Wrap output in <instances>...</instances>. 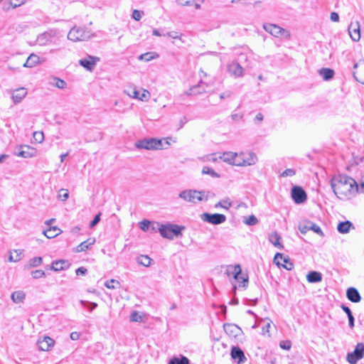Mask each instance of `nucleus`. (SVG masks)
Returning <instances> with one entry per match:
<instances>
[{
  "instance_id": "1",
  "label": "nucleus",
  "mask_w": 364,
  "mask_h": 364,
  "mask_svg": "<svg viewBox=\"0 0 364 364\" xmlns=\"http://www.w3.org/2000/svg\"><path fill=\"white\" fill-rule=\"evenodd\" d=\"M331 186L335 195L341 200L350 198L359 191L355 179L347 175L334 176L331 180Z\"/></svg>"
},
{
  "instance_id": "2",
  "label": "nucleus",
  "mask_w": 364,
  "mask_h": 364,
  "mask_svg": "<svg viewBox=\"0 0 364 364\" xmlns=\"http://www.w3.org/2000/svg\"><path fill=\"white\" fill-rule=\"evenodd\" d=\"M170 137L163 139L156 138H144L135 142V146L139 149L161 150L167 149L170 145Z\"/></svg>"
},
{
  "instance_id": "3",
  "label": "nucleus",
  "mask_w": 364,
  "mask_h": 364,
  "mask_svg": "<svg viewBox=\"0 0 364 364\" xmlns=\"http://www.w3.org/2000/svg\"><path fill=\"white\" fill-rule=\"evenodd\" d=\"M91 30L86 27L73 26L68 33V39L73 42L84 41L95 37Z\"/></svg>"
},
{
  "instance_id": "4",
  "label": "nucleus",
  "mask_w": 364,
  "mask_h": 364,
  "mask_svg": "<svg viewBox=\"0 0 364 364\" xmlns=\"http://www.w3.org/2000/svg\"><path fill=\"white\" fill-rule=\"evenodd\" d=\"M183 229V226L168 223L161 226L160 234L164 238L172 240L174 237L181 235V230Z\"/></svg>"
},
{
  "instance_id": "5",
  "label": "nucleus",
  "mask_w": 364,
  "mask_h": 364,
  "mask_svg": "<svg viewBox=\"0 0 364 364\" xmlns=\"http://www.w3.org/2000/svg\"><path fill=\"white\" fill-rule=\"evenodd\" d=\"M227 274L232 275L235 280L239 283V287L246 288L248 284V277L242 275L241 267L239 264L229 267Z\"/></svg>"
},
{
  "instance_id": "6",
  "label": "nucleus",
  "mask_w": 364,
  "mask_h": 364,
  "mask_svg": "<svg viewBox=\"0 0 364 364\" xmlns=\"http://www.w3.org/2000/svg\"><path fill=\"white\" fill-rule=\"evenodd\" d=\"M59 31L56 28H50L41 33L36 38V43L41 46H46L53 43V40L58 37Z\"/></svg>"
},
{
  "instance_id": "7",
  "label": "nucleus",
  "mask_w": 364,
  "mask_h": 364,
  "mask_svg": "<svg viewBox=\"0 0 364 364\" xmlns=\"http://www.w3.org/2000/svg\"><path fill=\"white\" fill-rule=\"evenodd\" d=\"M199 193H201L198 190L186 189L179 193L178 197L185 202L196 204L198 202H200V201L203 200V198H202L199 196Z\"/></svg>"
},
{
  "instance_id": "8",
  "label": "nucleus",
  "mask_w": 364,
  "mask_h": 364,
  "mask_svg": "<svg viewBox=\"0 0 364 364\" xmlns=\"http://www.w3.org/2000/svg\"><path fill=\"white\" fill-rule=\"evenodd\" d=\"M364 357V343H358L353 352L346 355V360L350 364H356L358 361Z\"/></svg>"
},
{
  "instance_id": "9",
  "label": "nucleus",
  "mask_w": 364,
  "mask_h": 364,
  "mask_svg": "<svg viewBox=\"0 0 364 364\" xmlns=\"http://www.w3.org/2000/svg\"><path fill=\"white\" fill-rule=\"evenodd\" d=\"M238 158V166H252L257 161V155L252 151L240 152Z\"/></svg>"
},
{
  "instance_id": "10",
  "label": "nucleus",
  "mask_w": 364,
  "mask_h": 364,
  "mask_svg": "<svg viewBox=\"0 0 364 364\" xmlns=\"http://www.w3.org/2000/svg\"><path fill=\"white\" fill-rule=\"evenodd\" d=\"M201 220L204 222L212 225H220L226 221V216L220 213H204L200 216Z\"/></svg>"
},
{
  "instance_id": "11",
  "label": "nucleus",
  "mask_w": 364,
  "mask_h": 364,
  "mask_svg": "<svg viewBox=\"0 0 364 364\" xmlns=\"http://www.w3.org/2000/svg\"><path fill=\"white\" fill-rule=\"evenodd\" d=\"M100 58L97 56L87 55L85 58L79 60V64L88 71H92Z\"/></svg>"
},
{
  "instance_id": "12",
  "label": "nucleus",
  "mask_w": 364,
  "mask_h": 364,
  "mask_svg": "<svg viewBox=\"0 0 364 364\" xmlns=\"http://www.w3.org/2000/svg\"><path fill=\"white\" fill-rule=\"evenodd\" d=\"M274 262L278 266H281L287 270H291L294 268V264L290 261L289 257H284L282 253H277L274 258Z\"/></svg>"
},
{
  "instance_id": "13",
  "label": "nucleus",
  "mask_w": 364,
  "mask_h": 364,
  "mask_svg": "<svg viewBox=\"0 0 364 364\" xmlns=\"http://www.w3.org/2000/svg\"><path fill=\"white\" fill-rule=\"evenodd\" d=\"M353 75L356 81L364 84V60L354 64Z\"/></svg>"
},
{
  "instance_id": "14",
  "label": "nucleus",
  "mask_w": 364,
  "mask_h": 364,
  "mask_svg": "<svg viewBox=\"0 0 364 364\" xmlns=\"http://www.w3.org/2000/svg\"><path fill=\"white\" fill-rule=\"evenodd\" d=\"M299 229L300 232L303 234L306 233L309 230H312L314 232L319 235L320 236H323V232L321 230V228L311 221H308L303 224H300L299 226Z\"/></svg>"
},
{
  "instance_id": "15",
  "label": "nucleus",
  "mask_w": 364,
  "mask_h": 364,
  "mask_svg": "<svg viewBox=\"0 0 364 364\" xmlns=\"http://www.w3.org/2000/svg\"><path fill=\"white\" fill-rule=\"evenodd\" d=\"M291 197L296 204H300L306 200V193L302 188L294 186L291 189Z\"/></svg>"
},
{
  "instance_id": "16",
  "label": "nucleus",
  "mask_w": 364,
  "mask_h": 364,
  "mask_svg": "<svg viewBox=\"0 0 364 364\" xmlns=\"http://www.w3.org/2000/svg\"><path fill=\"white\" fill-rule=\"evenodd\" d=\"M15 154L22 158H31L36 156V150L32 146L21 145L18 147V151Z\"/></svg>"
},
{
  "instance_id": "17",
  "label": "nucleus",
  "mask_w": 364,
  "mask_h": 364,
  "mask_svg": "<svg viewBox=\"0 0 364 364\" xmlns=\"http://www.w3.org/2000/svg\"><path fill=\"white\" fill-rule=\"evenodd\" d=\"M263 28L274 37H279L284 33H287L285 29L281 28L278 25L273 23H264Z\"/></svg>"
},
{
  "instance_id": "18",
  "label": "nucleus",
  "mask_w": 364,
  "mask_h": 364,
  "mask_svg": "<svg viewBox=\"0 0 364 364\" xmlns=\"http://www.w3.org/2000/svg\"><path fill=\"white\" fill-rule=\"evenodd\" d=\"M223 161L238 166V154L232 151L223 152L219 157Z\"/></svg>"
},
{
  "instance_id": "19",
  "label": "nucleus",
  "mask_w": 364,
  "mask_h": 364,
  "mask_svg": "<svg viewBox=\"0 0 364 364\" xmlns=\"http://www.w3.org/2000/svg\"><path fill=\"white\" fill-rule=\"evenodd\" d=\"M360 23L357 21L351 22L348 26V33L353 41H358L360 38Z\"/></svg>"
},
{
  "instance_id": "20",
  "label": "nucleus",
  "mask_w": 364,
  "mask_h": 364,
  "mask_svg": "<svg viewBox=\"0 0 364 364\" xmlns=\"http://www.w3.org/2000/svg\"><path fill=\"white\" fill-rule=\"evenodd\" d=\"M230 355L231 358L237 360L238 364L244 363L247 360L244 352L239 347L233 346L231 349Z\"/></svg>"
},
{
  "instance_id": "21",
  "label": "nucleus",
  "mask_w": 364,
  "mask_h": 364,
  "mask_svg": "<svg viewBox=\"0 0 364 364\" xmlns=\"http://www.w3.org/2000/svg\"><path fill=\"white\" fill-rule=\"evenodd\" d=\"M71 264L68 260L59 259L55 260L52 262L50 269L55 272H60L62 270L68 269L70 267Z\"/></svg>"
},
{
  "instance_id": "22",
  "label": "nucleus",
  "mask_w": 364,
  "mask_h": 364,
  "mask_svg": "<svg viewBox=\"0 0 364 364\" xmlns=\"http://www.w3.org/2000/svg\"><path fill=\"white\" fill-rule=\"evenodd\" d=\"M53 345L54 340L48 336H44L43 339H39L37 342L38 348L43 351L49 350Z\"/></svg>"
},
{
  "instance_id": "23",
  "label": "nucleus",
  "mask_w": 364,
  "mask_h": 364,
  "mask_svg": "<svg viewBox=\"0 0 364 364\" xmlns=\"http://www.w3.org/2000/svg\"><path fill=\"white\" fill-rule=\"evenodd\" d=\"M346 296L353 303H358L361 300V296L358 289L355 287H349L346 291Z\"/></svg>"
},
{
  "instance_id": "24",
  "label": "nucleus",
  "mask_w": 364,
  "mask_h": 364,
  "mask_svg": "<svg viewBox=\"0 0 364 364\" xmlns=\"http://www.w3.org/2000/svg\"><path fill=\"white\" fill-rule=\"evenodd\" d=\"M27 90L24 87H20L14 90L12 93V100L15 104L19 103L26 96Z\"/></svg>"
},
{
  "instance_id": "25",
  "label": "nucleus",
  "mask_w": 364,
  "mask_h": 364,
  "mask_svg": "<svg viewBox=\"0 0 364 364\" xmlns=\"http://www.w3.org/2000/svg\"><path fill=\"white\" fill-rule=\"evenodd\" d=\"M229 72L235 77H241L243 75V68L238 63L233 62L228 66Z\"/></svg>"
},
{
  "instance_id": "26",
  "label": "nucleus",
  "mask_w": 364,
  "mask_h": 364,
  "mask_svg": "<svg viewBox=\"0 0 364 364\" xmlns=\"http://www.w3.org/2000/svg\"><path fill=\"white\" fill-rule=\"evenodd\" d=\"M225 333L232 336H236L240 328L235 324L225 323L223 325Z\"/></svg>"
},
{
  "instance_id": "27",
  "label": "nucleus",
  "mask_w": 364,
  "mask_h": 364,
  "mask_svg": "<svg viewBox=\"0 0 364 364\" xmlns=\"http://www.w3.org/2000/svg\"><path fill=\"white\" fill-rule=\"evenodd\" d=\"M306 279L309 283H317L322 280L321 273L311 271L306 275Z\"/></svg>"
},
{
  "instance_id": "28",
  "label": "nucleus",
  "mask_w": 364,
  "mask_h": 364,
  "mask_svg": "<svg viewBox=\"0 0 364 364\" xmlns=\"http://www.w3.org/2000/svg\"><path fill=\"white\" fill-rule=\"evenodd\" d=\"M280 240L281 237L277 232L271 233L269 236V242H271L274 247L282 249L283 245L281 244Z\"/></svg>"
},
{
  "instance_id": "29",
  "label": "nucleus",
  "mask_w": 364,
  "mask_h": 364,
  "mask_svg": "<svg viewBox=\"0 0 364 364\" xmlns=\"http://www.w3.org/2000/svg\"><path fill=\"white\" fill-rule=\"evenodd\" d=\"M61 230L57 227H50L48 230H43V234L48 238H54L59 234H60Z\"/></svg>"
},
{
  "instance_id": "30",
  "label": "nucleus",
  "mask_w": 364,
  "mask_h": 364,
  "mask_svg": "<svg viewBox=\"0 0 364 364\" xmlns=\"http://www.w3.org/2000/svg\"><path fill=\"white\" fill-rule=\"evenodd\" d=\"M334 70L331 68H321L318 70V74L326 80H330L333 77Z\"/></svg>"
},
{
  "instance_id": "31",
  "label": "nucleus",
  "mask_w": 364,
  "mask_h": 364,
  "mask_svg": "<svg viewBox=\"0 0 364 364\" xmlns=\"http://www.w3.org/2000/svg\"><path fill=\"white\" fill-rule=\"evenodd\" d=\"M26 298V294L22 291H16L11 295L12 301L15 304L23 303Z\"/></svg>"
},
{
  "instance_id": "32",
  "label": "nucleus",
  "mask_w": 364,
  "mask_h": 364,
  "mask_svg": "<svg viewBox=\"0 0 364 364\" xmlns=\"http://www.w3.org/2000/svg\"><path fill=\"white\" fill-rule=\"evenodd\" d=\"M95 242V240L93 239V238H89L87 239V240L85 241H83L77 247V249H76V252H84V251H86L87 250L89 249V247L93 245Z\"/></svg>"
},
{
  "instance_id": "33",
  "label": "nucleus",
  "mask_w": 364,
  "mask_h": 364,
  "mask_svg": "<svg viewBox=\"0 0 364 364\" xmlns=\"http://www.w3.org/2000/svg\"><path fill=\"white\" fill-rule=\"evenodd\" d=\"M39 62V57L35 54H31L27 58L26 61L23 63V66L25 68H33Z\"/></svg>"
},
{
  "instance_id": "34",
  "label": "nucleus",
  "mask_w": 364,
  "mask_h": 364,
  "mask_svg": "<svg viewBox=\"0 0 364 364\" xmlns=\"http://www.w3.org/2000/svg\"><path fill=\"white\" fill-rule=\"evenodd\" d=\"M351 227H353L352 223L347 220L345 222L339 223L337 227V230L340 233L345 234L349 232Z\"/></svg>"
},
{
  "instance_id": "35",
  "label": "nucleus",
  "mask_w": 364,
  "mask_h": 364,
  "mask_svg": "<svg viewBox=\"0 0 364 364\" xmlns=\"http://www.w3.org/2000/svg\"><path fill=\"white\" fill-rule=\"evenodd\" d=\"M232 206V201L229 198H225L215 205V208H222L225 210H229V208Z\"/></svg>"
},
{
  "instance_id": "36",
  "label": "nucleus",
  "mask_w": 364,
  "mask_h": 364,
  "mask_svg": "<svg viewBox=\"0 0 364 364\" xmlns=\"http://www.w3.org/2000/svg\"><path fill=\"white\" fill-rule=\"evenodd\" d=\"M136 261L138 264L144 267H149L151 263V259L147 255H140L137 257Z\"/></svg>"
},
{
  "instance_id": "37",
  "label": "nucleus",
  "mask_w": 364,
  "mask_h": 364,
  "mask_svg": "<svg viewBox=\"0 0 364 364\" xmlns=\"http://www.w3.org/2000/svg\"><path fill=\"white\" fill-rule=\"evenodd\" d=\"M157 57H158V55L156 54L155 53L147 52L146 53H143V54L140 55L138 57V59L140 60H144L145 62H148V61H150L151 60H153Z\"/></svg>"
},
{
  "instance_id": "38",
  "label": "nucleus",
  "mask_w": 364,
  "mask_h": 364,
  "mask_svg": "<svg viewBox=\"0 0 364 364\" xmlns=\"http://www.w3.org/2000/svg\"><path fill=\"white\" fill-rule=\"evenodd\" d=\"M22 251L20 250H14L11 252V255L9 257V262H18L21 259Z\"/></svg>"
},
{
  "instance_id": "39",
  "label": "nucleus",
  "mask_w": 364,
  "mask_h": 364,
  "mask_svg": "<svg viewBox=\"0 0 364 364\" xmlns=\"http://www.w3.org/2000/svg\"><path fill=\"white\" fill-rule=\"evenodd\" d=\"M168 364H190L189 360L185 357L181 356V358L174 357L171 359L168 362Z\"/></svg>"
},
{
  "instance_id": "40",
  "label": "nucleus",
  "mask_w": 364,
  "mask_h": 364,
  "mask_svg": "<svg viewBox=\"0 0 364 364\" xmlns=\"http://www.w3.org/2000/svg\"><path fill=\"white\" fill-rule=\"evenodd\" d=\"M203 174H208L211 176L213 178H219L220 175L216 173L213 168L208 166H204L202 169Z\"/></svg>"
},
{
  "instance_id": "41",
  "label": "nucleus",
  "mask_w": 364,
  "mask_h": 364,
  "mask_svg": "<svg viewBox=\"0 0 364 364\" xmlns=\"http://www.w3.org/2000/svg\"><path fill=\"white\" fill-rule=\"evenodd\" d=\"M105 286L107 289H114L119 287L120 286V284L118 281H117L115 279H110V280L107 281L105 283Z\"/></svg>"
},
{
  "instance_id": "42",
  "label": "nucleus",
  "mask_w": 364,
  "mask_h": 364,
  "mask_svg": "<svg viewBox=\"0 0 364 364\" xmlns=\"http://www.w3.org/2000/svg\"><path fill=\"white\" fill-rule=\"evenodd\" d=\"M43 259L41 257H35L29 260V266L31 267H36L41 264Z\"/></svg>"
},
{
  "instance_id": "43",
  "label": "nucleus",
  "mask_w": 364,
  "mask_h": 364,
  "mask_svg": "<svg viewBox=\"0 0 364 364\" xmlns=\"http://www.w3.org/2000/svg\"><path fill=\"white\" fill-rule=\"evenodd\" d=\"M151 222L147 220H144L139 223V227L143 231H148L150 229Z\"/></svg>"
},
{
  "instance_id": "44",
  "label": "nucleus",
  "mask_w": 364,
  "mask_h": 364,
  "mask_svg": "<svg viewBox=\"0 0 364 364\" xmlns=\"http://www.w3.org/2000/svg\"><path fill=\"white\" fill-rule=\"evenodd\" d=\"M46 273L42 269H37L31 272V276L33 279H40L45 277Z\"/></svg>"
},
{
  "instance_id": "45",
  "label": "nucleus",
  "mask_w": 364,
  "mask_h": 364,
  "mask_svg": "<svg viewBox=\"0 0 364 364\" xmlns=\"http://www.w3.org/2000/svg\"><path fill=\"white\" fill-rule=\"evenodd\" d=\"M53 80L55 81L54 85L60 89H64L66 87V82L60 78L54 77Z\"/></svg>"
},
{
  "instance_id": "46",
  "label": "nucleus",
  "mask_w": 364,
  "mask_h": 364,
  "mask_svg": "<svg viewBox=\"0 0 364 364\" xmlns=\"http://www.w3.org/2000/svg\"><path fill=\"white\" fill-rule=\"evenodd\" d=\"M200 193H199V196L203 198V200L207 201L209 198V197H213L215 196V193H212L210 191H199Z\"/></svg>"
},
{
  "instance_id": "47",
  "label": "nucleus",
  "mask_w": 364,
  "mask_h": 364,
  "mask_svg": "<svg viewBox=\"0 0 364 364\" xmlns=\"http://www.w3.org/2000/svg\"><path fill=\"white\" fill-rule=\"evenodd\" d=\"M69 197V192L67 189H61L59 192L58 198L62 201H65Z\"/></svg>"
},
{
  "instance_id": "48",
  "label": "nucleus",
  "mask_w": 364,
  "mask_h": 364,
  "mask_svg": "<svg viewBox=\"0 0 364 364\" xmlns=\"http://www.w3.org/2000/svg\"><path fill=\"white\" fill-rule=\"evenodd\" d=\"M142 320L141 315L137 311H133L130 315V321L134 322H140Z\"/></svg>"
},
{
  "instance_id": "49",
  "label": "nucleus",
  "mask_w": 364,
  "mask_h": 364,
  "mask_svg": "<svg viewBox=\"0 0 364 364\" xmlns=\"http://www.w3.org/2000/svg\"><path fill=\"white\" fill-rule=\"evenodd\" d=\"M245 223L248 225H255L258 223V220L254 215H252L245 220Z\"/></svg>"
},
{
  "instance_id": "50",
  "label": "nucleus",
  "mask_w": 364,
  "mask_h": 364,
  "mask_svg": "<svg viewBox=\"0 0 364 364\" xmlns=\"http://www.w3.org/2000/svg\"><path fill=\"white\" fill-rule=\"evenodd\" d=\"M143 15H144V12L142 11H139L137 9H134L132 12V17L135 21H139Z\"/></svg>"
},
{
  "instance_id": "51",
  "label": "nucleus",
  "mask_w": 364,
  "mask_h": 364,
  "mask_svg": "<svg viewBox=\"0 0 364 364\" xmlns=\"http://www.w3.org/2000/svg\"><path fill=\"white\" fill-rule=\"evenodd\" d=\"M279 347L284 350H289L291 347V343L290 341H282L279 343Z\"/></svg>"
},
{
  "instance_id": "52",
  "label": "nucleus",
  "mask_w": 364,
  "mask_h": 364,
  "mask_svg": "<svg viewBox=\"0 0 364 364\" xmlns=\"http://www.w3.org/2000/svg\"><path fill=\"white\" fill-rule=\"evenodd\" d=\"M80 304L83 305L84 306H89V309L90 311H92L94 309H95L97 306V304L95 302H88L87 301L81 300Z\"/></svg>"
},
{
  "instance_id": "53",
  "label": "nucleus",
  "mask_w": 364,
  "mask_h": 364,
  "mask_svg": "<svg viewBox=\"0 0 364 364\" xmlns=\"http://www.w3.org/2000/svg\"><path fill=\"white\" fill-rule=\"evenodd\" d=\"M296 173V171L293 168H287L286 170H284L282 173H281V176L282 177H287V176H294Z\"/></svg>"
},
{
  "instance_id": "54",
  "label": "nucleus",
  "mask_w": 364,
  "mask_h": 364,
  "mask_svg": "<svg viewBox=\"0 0 364 364\" xmlns=\"http://www.w3.org/2000/svg\"><path fill=\"white\" fill-rule=\"evenodd\" d=\"M33 138L36 141L41 143L44 139L43 133L41 132H36L33 133Z\"/></svg>"
},
{
  "instance_id": "55",
  "label": "nucleus",
  "mask_w": 364,
  "mask_h": 364,
  "mask_svg": "<svg viewBox=\"0 0 364 364\" xmlns=\"http://www.w3.org/2000/svg\"><path fill=\"white\" fill-rule=\"evenodd\" d=\"M100 215H101V213H98L97 214L94 219L90 222V228H93L95 227L100 220Z\"/></svg>"
},
{
  "instance_id": "56",
  "label": "nucleus",
  "mask_w": 364,
  "mask_h": 364,
  "mask_svg": "<svg viewBox=\"0 0 364 364\" xmlns=\"http://www.w3.org/2000/svg\"><path fill=\"white\" fill-rule=\"evenodd\" d=\"M162 225L158 222H151L150 228L154 232L159 231L160 232V228Z\"/></svg>"
},
{
  "instance_id": "57",
  "label": "nucleus",
  "mask_w": 364,
  "mask_h": 364,
  "mask_svg": "<svg viewBox=\"0 0 364 364\" xmlns=\"http://www.w3.org/2000/svg\"><path fill=\"white\" fill-rule=\"evenodd\" d=\"M129 97L134 98V99H139V92L136 90L134 89L131 91V92H129L127 91H124Z\"/></svg>"
},
{
  "instance_id": "58",
  "label": "nucleus",
  "mask_w": 364,
  "mask_h": 364,
  "mask_svg": "<svg viewBox=\"0 0 364 364\" xmlns=\"http://www.w3.org/2000/svg\"><path fill=\"white\" fill-rule=\"evenodd\" d=\"M24 3V0H11L10 1V5L13 8H16L18 6H20Z\"/></svg>"
},
{
  "instance_id": "59",
  "label": "nucleus",
  "mask_w": 364,
  "mask_h": 364,
  "mask_svg": "<svg viewBox=\"0 0 364 364\" xmlns=\"http://www.w3.org/2000/svg\"><path fill=\"white\" fill-rule=\"evenodd\" d=\"M87 272V269L84 267H80L75 270V273L77 276L85 275Z\"/></svg>"
},
{
  "instance_id": "60",
  "label": "nucleus",
  "mask_w": 364,
  "mask_h": 364,
  "mask_svg": "<svg viewBox=\"0 0 364 364\" xmlns=\"http://www.w3.org/2000/svg\"><path fill=\"white\" fill-rule=\"evenodd\" d=\"M200 87V84H198L197 85H194L191 87L188 90H187L185 94L186 95H194L195 90Z\"/></svg>"
},
{
  "instance_id": "61",
  "label": "nucleus",
  "mask_w": 364,
  "mask_h": 364,
  "mask_svg": "<svg viewBox=\"0 0 364 364\" xmlns=\"http://www.w3.org/2000/svg\"><path fill=\"white\" fill-rule=\"evenodd\" d=\"M149 97V92L147 90H144L143 93L141 96H139V100H147Z\"/></svg>"
},
{
  "instance_id": "62",
  "label": "nucleus",
  "mask_w": 364,
  "mask_h": 364,
  "mask_svg": "<svg viewBox=\"0 0 364 364\" xmlns=\"http://www.w3.org/2000/svg\"><path fill=\"white\" fill-rule=\"evenodd\" d=\"M176 3L178 5L183 6L192 5V4L190 1H185V0H176Z\"/></svg>"
},
{
  "instance_id": "63",
  "label": "nucleus",
  "mask_w": 364,
  "mask_h": 364,
  "mask_svg": "<svg viewBox=\"0 0 364 364\" xmlns=\"http://www.w3.org/2000/svg\"><path fill=\"white\" fill-rule=\"evenodd\" d=\"M331 20L333 22H338L339 21V16L336 12H332L331 14Z\"/></svg>"
},
{
  "instance_id": "64",
  "label": "nucleus",
  "mask_w": 364,
  "mask_h": 364,
  "mask_svg": "<svg viewBox=\"0 0 364 364\" xmlns=\"http://www.w3.org/2000/svg\"><path fill=\"white\" fill-rule=\"evenodd\" d=\"M243 115L242 114H232L231 118L234 121H239L242 119Z\"/></svg>"
}]
</instances>
